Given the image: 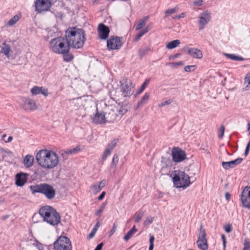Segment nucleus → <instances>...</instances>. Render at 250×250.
<instances>
[{
	"mask_svg": "<svg viewBox=\"0 0 250 250\" xmlns=\"http://www.w3.org/2000/svg\"><path fill=\"white\" fill-rule=\"evenodd\" d=\"M35 158L38 165L47 170L53 169L59 163V158L56 153L47 149L40 150Z\"/></svg>",
	"mask_w": 250,
	"mask_h": 250,
	"instance_id": "f257e3e1",
	"label": "nucleus"
},
{
	"mask_svg": "<svg viewBox=\"0 0 250 250\" xmlns=\"http://www.w3.org/2000/svg\"><path fill=\"white\" fill-rule=\"evenodd\" d=\"M65 36L70 48H82L86 41L84 31L76 27L68 28L65 31Z\"/></svg>",
	"mask_w": 250,
	"mask_h": 250,
	"instance_id": "f03ea898",
	"label": "nucleus"
},
{
	"mask_svg": "<svg viewBox=\"0 0 250 250\" xmlns=\"http://www.w3.org/2000/svg\"><path fill=\"white\" fill-rule=\"evenodd\" d=\"M39 214L44 221L51 225H57L61 222L60 214L52 207L45 206L42 207L39 210Z\"/></svg>",
	"mask_w": 250,
	"mask_h": 250,
	"instance_id": "7ed1b4c3",
	"label": "nucleus"
},
{
	"mask_svg": "<svg viewBox=\"0 0 250 250\" xmlns=\"http://www.w3.org/2000/svg\"><path fill=\"white\" fill-rule=\"evenodd\" d=\"M50 48L57 54H64L70 51V46L66 37H60L52 39L50 42Z\"/></svg>",
	"mask_w": 250,
	"mask_h": 250,
	"instance_id": "20e7f679",
	"label": "nucleus"
},
{
	"mask_svg": "<svg viewBox=\"0 0 250 250\" xmlns=\"http://www.w3.org/2000/svg\"><path fill=\"white\" fill-rule=\"evenodd\" d=\"M172 179L174 185L177 188H187L190 184L189 176L184 171H175Z\"/></svg>",
	"mask_w": 250,
	"mask_h": 250,
	"instance_id": "39448f33",
	"label": "nucleus"
},
{
	"mask_svg": "<svg viewBox=\"0 0 250 250\" xmlns=\"http://www.w3.org/2000/svg\"><path fill=\"white\" fill-rule=\"evenodd\" d=\"M32 192H39L43 194L49 200L53 199L56 195L54 188L47 184H41L32 186Z\"/></svg>",
	"mask_w": 250,
	"mask_h": 250,
	"instance_id": "423d86ee",
	"label": "nucleus"
},
{
	"mask_svg": "<svg viewBox=\"0 0 250 250\" xmlns=\"http://www.w3.org/2000/svg\"><path fill=\"white\" fill-rule=\"evenodd\" d=\"M120 90L124 97H129L134 91V87L131 80L123 78L120 81Z\"/></svg>",
	"mask_w": 250,
	"mask_h": 250,
	"instance_id": "0eeeda50",
	"label": "nucleus"
},
{
	"mask_svg": "<svg viewBox=\"0 0 250 250\" xmlns=\"http://www.w3.org/2000/svg\"><path fill=\"white\" fill-rule=\"evenodd\" d=\"M53 245L54 250H72L71 241L65 236L59 237Z\"/></svg>",
	"mask_w": 250,
	"mask_h": 250,
	"instance_id": "6e6552de",
	"label": "nucleus"
},
{
	"mask_svg": "<svg viewBox=\"0 0 250 250\" xmlns=\"http://www.w3.org/2000/svg\"><path fill=\"white\" fill-rule=\"evenodd\" d=\"M198 248L201 250H208V245L206 238V230L201 225L200 228V231L197 241Z\"/></svg>",
	"mask_w": 250,
	"mask_h": 250,
	"instance_id": "1a4fd4ad",
	"label": "nucleus"
},
{
	"mask_svg": "<svg viewBox=\"0 0 250 250\" xmlns=\"http://www.w3.org/2000/svg\"><path fill=\"white\" fill-rule=\"evenodd\" d=\"M123 38L117 36H111L107 41V47L109 50H118L123 44Z\"/></svg>",
	"mask_w": 250,
	"mask_h": 250,
	"instance_id": "9d476101",
	"label": "nucleus"
},
{
	"mask_svg": "<svg viewBox=\"0 0 250 250\" xmlns=\"http://www.w3.org/2000/svg\"><path fill=\"white\" fill-rule=\"evenodd\" d=\"M173 167V161L169 158L162 157L161 161L160 173L162 175H168Z\"/></svg>",
	"mask_w": 250,
	"mask_h": 250,
	"instance_id": "9b49d317",
	"label": "nucleus"
},
{
	"mask_svg": "<svg viewBox=\"0 0 250 250\" xmlns=\"http://www.w3.org/2000/svg\"><path fill=\"white\" fill-rule=\"evenodd\" d=\"M172 161L176 163L182 162L186 159V153L185 151L178 147H174L171 150Z\"/></svg>",
	"mask_w": 250,
	"mask_h": 250,
	"instance_id": "f8f14e48",
	"label": "nucleus"
},
{
	"mask_svg": "<svg viewBox=\"0 0 250 250\" xmlns=\"http://www.w3.org/2000/svg\"><path fill=\"white\" fill-rule=\"evenodd\" d=\"M51 6V2L50 0H37L35 2L36 10L39 13L49 10Z\"/></svg>",
	"mask_w": 250,
	"mask_h": 250,
	"instance_id": "ddd939ff",
	"label": "nucleus"
},
{
	"mask_svg": "<svg viewBox=\"0 0 250 250\" xmlns=\"http://www.w3.org/2000/svg\"><path fill=\"white\" fill-rule=\"evenodd\" d=\"M241 200L244 207L250 208V187H246L243 190Z\"/></svg>",
	"mask_w": 250,
	"mask_h": 250,
	"instance_id": "4468645a",
	"label": "nucleus"
},
{
	"mask_svg": "<svg viewBox=\"0 0 250 250\" xmlns=\"http://www.w3.org/2000/svg\"><path fill=\"white\" fill-rule=\"evenodd\" d=\"M199 28L200 30H203L206 25L209 21L210 14L208 11H205L201 14L199 17Z\"/></svg>",
	"mask_w": 250,
	"mask_h": 250,
	"instance_id": "2eb2a0df",
	"label": "nucleus"
},
{
	"mask_svg": "<svg viewBox=\"0 0 250 250\" xmlns=\"http://www.w3.org/2000/svg\"><path fill=\"white\" fill-rule=\"evenodd\" d=\"M98 36L100 39L106 40L109 35L110 30L108 26L103 23H100L98 28Z\"/></svg>",
	"mask_w": 250,
	"mask_h": 250,
	"instance_id": "dca6fc26",
	"label": "nucleus"
},
{
	"mask_svg": "<svg viewBox=\"0 0 250 250\" xmlns=\"http://www.w3.org/2000/svg\"><path fill=\"white\" fill-rule=\"evenodd\" d=\"M104 114L107 122H113L120 118L119 115L117 114V111L113 109H108L107 111L104 112Z\"/></svg>",
	"mask_w": 250,
	"mask_h": 250,
	"instance_id": "f3484780",
	"label": "nucleus"
},
{
	"mask_svg": "<svg viewBox=\"0 0 250 250\" xmlns=\"http://www.w3.org/2000/svg\"><path fill=\"white\" fill-rule=\"evenodd\" d=\"M93 122L96 124H104L106 122L104 112H97L92 118Z\"/></svg>",
	"mask_w": 250,
	"mask_h": 250,
	"instance_id": "a211bd4d",
	"label": "nucleus"
},
{
	"mask_svg": "<svg viewBox=\"0 0 250 250\" xmlns=\"http://www.w3.org/2000/svg\"><path fill=\"white\" fill-rule=\"evenodd\" d=\"M242 161V158H238L233 161H231L229 162H223L222 163V165L225 169H229V168L234 167L235 166L240 164Z\"/></svg>",
	"mask_w": 250,
	"mask_h": 250,
	"instance_id": "6ab92c4d",
	"label": "nucleus"
},
{
	"mask_svg": "<svg viewBox=\"0 0 250 250\" xmlns=\"http://www.w3.org/2000/svg\"><path fill=\"white\" fill-rule=\"evenodd\" d=\"M187 53L193 58L200 59L203 57L202 51L196 48H188Z\"/></svg>",
	"mask_w": 250,
	"mask_h": 250,
	"instance_id": "aec40b11",
	"label": "nucleus"
},
{
	"mask_svg": "<svg viewBox=\"0 0 250 250\" xmlns=\"http://www.w3.org/2000/svg\"><path fill=\"white\" fill-rule=\"evenodd\" d=\"M106 185V180H103L100 182L93 185L90 187L91 191L94 194L99 193Z\"/></svg>",
	"mask_w": 250,
	"mask_h": 250,
	"instance_id": "412c9836",
	"label": "nucleus"
},
{
	"mask_svg": "<svg viewBox=\"0 0 250 250\" xmlns=\"http://www.w3.org/2000/svg\"><path fill=\"white\" fill-rule=\"evenodd\" d=\"M27 174L20 173L16 176V184L18 186L21 187L26 183L27 178Z\"/></svg>",
	"mask_w": 250,
	"mask_h": 250,
	"instance_id": "4be33fe9",
	"label": "nucleus"
},
{
	"mask_svg": "<svg viewBox=\"0 0 250 250\" xmlns=\"http://www.w3.org/2000/svg\"><path fill=\"white\" fill-rule=\"evenodd\" d=\"M39 94H42L45 97H46L48 95V90L46 88L42 86L39 87L35 86L32 87V95H37Z\"/></svg>",
	"mask_w": 250,
	"mask_h": 250,
	"instance_id": "5701e85b",
	"label": "nucleus"
},
{
	"mask_svg": "<svg viewBox=\"0 0 250 250\" xmlns=\"http://www.w3.org/2000/svg\"><path fill=\"white\" fill-rule=\"evenodd\" d=\"M129 106L126 103H122L119 104L116 111L118 112L119 117L121 118L129 109Z\"/></svg>",
	"mask_w": 250,
	"mask_h": 250,
	"instance_id": "b1692460",
	"label": "nucleus"
},
{
	"mask_svg": "<svg viewBox=\"0 0 250 250\" xmlns=\"http://www.w3.org/2000/svg\"><path fill=\"white\" fill-rule=\"evenodd\" d=\"M0 47L1 48L0 52L9 58L10 53H12L10 46L4 42L1 44Z\"/></svg>",
	"mask_w": 250,
	"mask_h": 250,
	"instance_id": "393cba45",
	"label": "nucleus"
},
{
	"mask_svg": "<svg viewBox=\"0 0 250 250\" xmlns=\"http://www.w3.org/2000/svg\"><path fill=\"white\" fill-rule=\"evenodd\" d=\"M150 95L148 93H146L141 100L137 103L136 109L139 108L141 106L145 104L149 100Z\"/></svg>",
	"mask_w": 250,
	"mask_h": 250,
	"instance_id": "a878e982",
	"label": "nucleus"
},
{
	"mask_svg": "<svg viewBox=\"0 0 250 250\" xmlns=\"http://www.w3.org/2000/svg\"><path fill=\"white\" fill-rule=\"evenodd\" d=\"M23 104H21V107L23 109L25 110H31V101L30 99H23Z\"/></svg>",
	"mask_w": 250,
	"mask_h": 250,
	"instance_id": "bb28decb",
	"label": "nucleus"
},
{
	"mask_svg": "<svg viewBox=\"0 0 250 250\" xmlns=\"http://www.w3.org/2000/svg\"><path fill=\"white\" fill-rule=\"evenodd\" d=\"M180 44V41L175 40L169 42L166 45V48L168 49H172L177 47Z\"/></svg>",
	"mask_w": 250,
	"mask_h": 250,
	"instance_id": "cd10ccee",
	"label": "nucleus"
},
{
	"mask_svg": "<svg viewBox=\"0 0 250 250\" xmlns=\"http://www.w3.org/2000/svg\"><path fill=\"white\" fill-rule=\"evenodd\" d=\"M149 17L148 16L144 17L139 21V23L136 28V30H139L142 29L145 25L146 22L148 21Z\"/></svg>",
	"mask_w": 250,
	"mask_h": 250,
	"instance_id": "c85d7f7f",
	"label": "nucleus"
},
{
	"mask_svg": "<svg viewBox=\"0 0 250 250\" xmlns=\"http://www.w3.org/2000/svg\"><path fill=\"white\" fill-rule=\"evenodd\" d=\"M137 231L135 226H134L132 228L127 232L126 234L124 236V239L125 241L128 240L133 235V234Z\"/></svg>",
	"mask_w": 250,
	"mask_h": 250,
	"instance_id": "c756f323",
	"label": "nucleus"
},
{
	"mask_svg": "<svg viewBox=\"0 0 250 250\" xmlns=\"http://www.w3.org/2000/svg\"><path fill=\"white\" fill-rule=\"evenodd\" d=\"M151 49L149 46H146L144 48H142L139 50V55L140 58H142L148 52L150 51Z\"/></svg>",
	"mask_w": 250,
	"mask_h": 250,
	"instance_id": "7c9ffc66",
	"label": "nucleus"
},
{
	"mask_svg": "<svg viewBox=\"0 0 250 250\" xmlns=\"http://www.w3.org/2000/svg\"><path fill=\"white\" fill-rule=\"evenodd\" d=\"M20 18L21 15H16L8 21L7 24L10 26H13L20 20Z\"/></svg>",
	"mask_w": 250,
	"mask_h": 250,
	"instance_id": "2f4dec72",
	"label": "nucleus"
},
{
	"mask_svg": "<svg viewBox=\"0 0 250 250\" xmlns=\"http://www.w3.org/2000/svg\"><path fill=\"white\" fill-rule=\"evenodd\" d=\"M43 246L42 244L39 243L36 239L34 240L32 243V250H42Z\"/></svg>",
	"mask_w": 250,
	"mask_h": 250,
	"instance_id": "473e14b6",
	"label": "nucleus"
},
{
	"mask_svg": "<svg viewBox=\"0 0 250 250\" xmlns=\"http://www.w3.org/2000/svg\"><path fill=\"white\" fill-rule=\"evenodd\" d=\"M80 150V148L78 146L76 147L73 149H69L67 151H64L62 152V155H69V154H73L77 153L78 151Z\"/></svg>",
	"mask_w": 250,
	"mask_h": 250,
	"instance_id": "72a5a7b5",
	"label": "nucleus"
},
{
	"mask_svg": "<svg viewBox=\"0 0 250 250\" xmlns=\"http://www.w3.org/2000/svg\"><path fill=\"white\" fill-rule=\"evenodd\" d=\"M144 215V211L142 210H139L135 214V222L136 223L139 222Z\"/></svg>",
	"mask_w": 250,
	"mask_h": 250,
	"instance_id": "f704fd0d",
	"label": "nucleus"
},
{
	"mask_svg": "<svg viewBox=\"0 0 250 250\" xmlns=\"http://www.w3.org/2000/svg\"><path fill=\"white\" fill-rule=\"evenodd\" d=\"M224 55L231 60L235 61H243L244 58L242 57L236 56L234 54H230L227 53H224Z\"/></svg>",
	"mask_w": 250,
	"mask_h": 250,
	"instance_id": "c9c22d12",
	"label": "nucleus"
},
{
	"mask_svg": "<svg viewBox=\"0 0 250 250\" xmlns=\"http://www.w3.org/2000/svg\"><path fill=\"white\" fill-rule=\"evenodd\" d=\"M100 226V224L99 222H97L96 224L95 225L94 227L92 229L91 232L89 234L88 236V239H91L95 235L98 229L99 228Z\"/></svg>",
	"mask_w": 250,
	"mask_h": 250,
	"instance_id": "e433bc0d",
	"label": "nucleus"
},
{
	"mask_svg": "<svg viewBox=\"0 0 250 250\" xmlns=\"http://www.w3.org/2000/svg\"><path fill=\"white\" fill-rule=\"evenodd\" d=\"M119 162V155L117 154H115L113 156L112 163L111 164V167L112 168H115L117 166Z\"/></svg>",
	"mask_w": 250,
	"mask_h": 250,
	"instance_id": "4c0bfd02",
	"label": "nucleus"
},
{
	"mask_svg": "<svg viewBox=\"0 0 250 250\" xmlns=\"http://www.w3.org/2000/svg\"><path fill=\"white\" fill-rule=\"evenodd\" d=\"M245 84H247L245 87L246 90H248L250 89V73H248L244 79Z\"/></svg>",
	"mask_w": 250,
	"mask_h": 250,
	"instance_id": "58836bf2",
	"label": "nucleus"
},
{
	"mask_svg": "<svg viewBox=\"0 0 250 250\" xmlns=\"http://www.w3.org/2000/svg\"><path fill=\"white\" fill-rule=\"evenodd\" d=\"M62 54L63 55V60L65 62H70L74 58L73 55L72 54L69 53V52H68L67 53Z\"/></svg>",
	"mask_w": 250,
	"mask_h": 250,
	"instance_id": "ea45409f",
	"label": "nucleus"
},
{
	"mask_svg": "<svg viewBox=\"0 0 250 250\" xmlns=\"http://www.w3.org/2000/svg\"><path fill=\"white\" fill-rule=\"evenodd\" d=\"M178 8L176 7L167 10L165 12V17L168 16L170 14L176 13L178 11Z\"/></svg>",
	"mask_w": 250,
	"mask_h": 250,
	"instance_id": "a19ab883",
	"label": "nucleus"
},
{
	"mask_svg": "<svg viewBox=\"0 0 250 250\" xmlns=\"http://www.w3.org/2000/svg\"><path fill=\"white\" fill-rule=\"evenodd\" d=\"M31 158V155H27L24 159L23 163L26 167H29L31 166V162L30 161V159Z\"/></svg>",
	"mask_w": 250,
	"mask_h": 250,
	"instance_id": "79ce46f5",
	"label": "nucleus"
},
{
	"mask_svg": "<svg viewBox=\"0 0 250 250\" xmlns=\"http://www.w3.org/2000/svg\"><path fill=\"white\" fill-rule=\"evenodd\" d=\"M149 83V80L146 79V80L145 82L142 85L140 90L138 92V94H139L141 93L144 89L146 88V87L147 86V85Z\"/></svg>",
	"mask_w": 250,
	"mask_h": 250,
	"instance_id": "37998d69",
	"label": "nucleus"
},
{
	"mask_svg": "<svg viewBox=\"0 0 250 250\" xmlns=\"http://www.w3.org/2000/svg\"><path fill=\"white\" fill-rule=\"evenodd\" d=\"M112 151V149H110V148H108L107 147L106 149H105L103 156H102V159L104 160L107 156L109 155L111 152Z\"/></svg>",
	"mask_w": 250,
	"mask_h": 250,
	"instance_id": "c03bdc74",
	"label": "nucleus"
},
{
	"mask_svg": "<svg viewBox=\"0 0 250 250\" xmlns=\"http://www.w3.org/2000/svg\"><path fill=\"white\" fill-rule=\"evenodd\" d=\"M154 218L151 216H148L146 218V220L144 222V225L145 226H147L149 224L153 222Z\"/></svg>",
	"mask_w": 250,
	"mask_h": 250,
	"instance_id": "a18cd8bd",
	"label": "nucleus"
},
{
	"mask_svg": "<svg viewBox=\"0 0 250 250\" xmlns=\"http://www.w3.org/2000/svg\"><path fill=\"white\" fill-rule=\"evenodd\" d=\"M118 140H116V139H114L113 141H112L111 143H110L108 146H107V147L110 148V149H112L113 150V149L114 148V147H115L117 142H118Z\"/></svg>",
	"mask_w": 250,
	"mask_h": 250,
	"instance_id": "49530a36",
	"label": "nucleus"
},
{
	"mask_svg": "<svg viewBox=\"0 0 250 250\" xmlns=\"http://www.w3.org/2000/svg\"><path fill=\"white\" fill-rule=\"evenodd\" d=\"M154 237L152 235H151L150 236V239H149V243H150V246H149V250H153V248H154Z\"/></svg>",
	"mask_w": 250,
	"mask_h": 250,
	"instance_id": "de8ad7c7",
	"label": "nucleus"
},
{
	"mask_svg": "<svg viewBox=\"0 0 250 250\" xmlns=\"http://www.w3.org/2000/svg\"><path fill=\"white\" fill-rule=\"evenodd\" d=\"M225 132V126L224 125H221L220 128L219 130L218 137L219 138H222L224 135Z\"/></svg>",
	"mask_w": 250,
	"mask_h": 250,
	"instance_id": "09e8293b",
	"label": "nucleus"
},
{
	"mask_svg": "<svg viewBox=\"0 0 250 250\" xmlns=\"http://www.w3.org/2000/svg\"><path fill=\"white\" fill-rule=\"evenodd\" d=\"M195 67V65H187L185 67L184 70L186 72H189L194 71Z\"/></svg>",
	"mask_w": 250,
	"mask_h": 250,
	"instance_id": "8fccbe9b",
	"label": "nucleus"
},
{
	"mask_svg": "<svg viewBox=\"0 0 250 250\" xmlns=\"http://www.w3.org/2000/svg\"><path fill=\"white\" fill-rule=\"evenodd\" d=\"M168 64L172 67H176L179 65H183L184 63L183 62L180 61L179 62H170L168 63Z\"/></svg>",
	"mask_w": 250,
	"mask_h": 250,
	"instance_id": "3c124183",
	"label": "nucleus"
},
{
	"mask_svg": "<svg viewBox=\"0 0 250 250\" xmlns=\"http://www.w3.org/2000/svg\"><path fill=\"white\" fill-rule=\"evenodd\" d=\"M172 100L168 99V100L160 104H159V107H161L165 106L167 105L170 104L172 103Z\"/></svg>",
	"mask_w": 250,
	"mask_h": 250,
	"instance_id": "603ef678",
	"label": "nucleus"
},
{
	"mask_svg": "<svg viewBox=\"0 0 250 250\" xmlns=\"http://www.w3.org/2000/svg\"><path fill=\"white\" fill-rule=\"evenodd\" d=\"M243 250H250V242L245 240L244 243V248Z\"/></svg>",
	"mask_w": 250,
	"mask_h": 250,
	"instance_id": "864d4df0",
	"label": "nucleus"
},
{
	"mask_svg": "<svg viewBox=\"0 0 250 250\" xmlns=\"http://www.w3.org/2000/svg\"><path fill=\"white\" fill-rule=\"evenodd\" d=\"M145 34V33H144L143 31H142L140 32L138 34H137L135 38V41L136 42L138 41L140 38L144 35Z\"/></svg>",
	"mask_w": 250,
	"mask_h": 250,
	"instance_id": "5fc2aeb1",
	"label": "nucleus"
},
{
	"mask_svg": "<svg viewBox=\"0 0 250 250\" xmlns=\"http://www.w3.org/2000/svg\"><path fill=\"white\" fill-rule=\"evenodd\" d=\"M186 17L185 13H182L180 15L175 16L173 18V19H179L180 18H184Z\"/></svg>",
	"mask_w": 250,
	"mask_h": 250,
	"instance_id": "6e6d98bb",
	"label": "nucleus"
},
{
	"mask_svg": "<svg viewBox=\"0 0 250 250\" xmlns=\"http://www.w3.org/2000/svg\"><path fill=\"white\" fill-rule=\"evenodd\" d=\"M117 229V225L115 223L114 224L112 229L110 230L109 235L111 236L116 231Z\"/></svg>",
	"mask_w": 250,
	"mask_h": 250,
	"instance_id": "4d7b16f0",
	"label": "nucleus"
},
{
	"mask_svg": "<svg viewBox=\"0 0 250 250\" xmlns=\"http://www.w3.org/2000/svg\"><path fill=\"white\" fill-rule=\"evenodd\" d=\"M225 229L227 232H230L232 230L231 226L230 225H226L225 226Z\"/></svg>",
	"mask_w": 250,
	"mask_h": 250,
	"instance_id": "13d9d810",
	"label": "nucleus"
},
{
	"mask_svg": "<svg viewBox=\"0 0 250 250\" xmlns=\"http://www.w3.org/2000/svg\"><path fill=\"white\" fill-rule=\"evenodd\" d=\"M151 27L152 24L151 23L147 25L146 28L143 30L144 31V33L146 34L147 32H148L151 29Z\"/></svg>",
	"mask_w": 250,
	"mask_h": 250,
	"instance_id": "bf43d9fd",
	"label": "nucleus"
},
{
	"mask_svg": "<svg viewBox=\"0 0 250 250\" xmlns=\"http://www.w3.org/2000/svg\"><path fill=\"white\" fill-rule=\"evenodd\" d=\"M250 149V141L248 143L247 147L246 148V150H245V156H247V155L249 153Z\"/></svg>",
	"mask_w": 250,
	"mask_h": 250,
	"instance_id": "052dcab7",
	"label": "nucleus"
},
{
	"mask_svg": "<svg viewBox=\"0 0 250 250\" xmlns=\"http://www.w3.org/2000/svg\"><path fill=\"white\" fill-rule=\"evenodd\" d=\"M221 237H222V240H223V247H224V250H225V248H226V243H227V241H226V237H225V235H224V234H222Z\"/></svg>",
	"mask_w": 250,
	"mask_h": 250,
	"instance_id": "680f3d73",
	"label": "nucleus"
},
{
	"mask_svg": "<svg viewBox=\"0 0 250 250\" xmlns=\"http://www.w3.org/2000/svg\"><path fill=\"white\" fill-rule=\"evenodd\" d=\"M104 210V209L103 208H101V207L100 209H99L98 210H97L96 211L95 214L97 216H101V214L102 212Z\"/></svg>",
	"mask_w": 250,
	"mask_h": 250,
	"instance_id": "e2e57ef3",
	"label": "nucleus"
},
{
	"mask_svg": "<svg viewBox=\"0 0 250 250\" xmlns=\"http://www.w3.org/2000/svg\"><path fill=\"white\" fill-rule=\"evenodd\" d=\"M203 0H198L194 2V4L195 5L201 6L203 4Z\"/></svg>",
	"mask_w": 250,
	"mask_h": 250,
	"instance_id": "0e129e2a",
	"label": "nucleus"
},
{
	"mask_svg": "<svg viewBox=\"0 0 250 250\" xmlns=\"http://www.w3.org/2000/svg\"><path fill=\"white\" fill-rule=\"evenodd\" d=\"M105 195V191L102 192V193L101 194V195L99 196L98 200H103V198H104Z\"/></svg>",
	"mask_w": 250,
	"mask_h": 250,
	"instance_id": "69168bd1",
	"label": "nucleus"
},
{
	"mask_svg": "<svg viewBox=\"0 0 250 250\" xmlns=\"http://www.w3.org/2000/svg\"><path fill=\"white\" fill-rule=\"evenodd\" d=\"M103 246V243H101L97 245L95 250H101Z\"/></svg>",
	"mask_w": 250,
	"mask_h": 250,
	"instance_id": "338daca9",
	"label": "nucleus"
},
{
	"mask_svg": "<svg viewBox=\"0 0 250 250\" xmlns=\"http://www.w3.org/2000/svg\"><path fill=\"white\" fill-rule=\"evenodd\" d=\"M1 150L3 153L6 154L10 155L12 154V152L10 150L2 149Z\"/></svg>",
	"mask_w": 250,
	"mask_h": 250,
	"instance_id": "774afa93",
	"label": "nucleus"
}]
</instances>
